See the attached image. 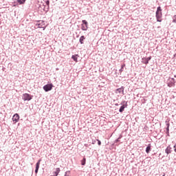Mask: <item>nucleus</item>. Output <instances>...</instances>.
Wrapping results in <instances>:
<instances>
[{"label":"nucleus","instance_id":"nucleus-5","mask_svg":"<svg viewBox=\"0 0 176 176\" xmlns=\"http://www.w3.org/2000/svg\"><path fill=\"white\" fill-rule=\"evenodd\" d=\"M81 30L82 31H86L87 30H89V22H87V21L85 19L82 21Z\"/></svg>","mask_w":176,"mask_h":176},{"label":"nucleus","instance_id":"nucleus-1","mask_svg":"<svg viewBox=\"0 0 176 176\" xmlns=\"http://www.w3.org/2000/svg\"><path fill=\"white\" fill-rule=\"evenodd\" d=\"M162 12H163V10L162 9V7L158 6L155 12V19L157 23H162V21H163V19H162V17H163Z\"/></svg>","mask_w":176,"mask_h":176},{"label":"nucleus","instance_id":"nucleus-12","mask_svg":"<svg viewBox=\"0 0 176 176\" xmlns=\"http://www.w3.org/2000/svg\"><path fill=\"white\" fill-rule=\"evenodd\" d=\"M122 138H123V135H120V136L114 141V142L111 144V147L113 148V146H115V144L120 142V140H122Z\"/></svg>","mask_w":176,"mask_h":176},{"label":"nucleus","instance_id":"nucleus-15","mask_svg":"<svg viewBox=\"0 0 176 176\" xmlns=\"http://www.w3.org/2000/svg\"><path fill=\"white\" fill-rule=\"evenodd\" d=\"M151 151H152V144H148L146 148V153H150Z\"/></svg>","mask_w":176,"mask_h":176},{"label":"nucleus","instance_id":"nucleus-10","mask_svg":"<svg viewBox=\"0 0 176 176\" xmlns=\"http://www.w3.org/2000/svg\"><path fill=\"white\" fill-rule=\"evenodd\" d=\"M171 152H173V148L171 147V145L169 144L165 149V153L168 155Z\"/></svg>","mask_w":176,"mask_h":176},{"label":"nucleus","instance_id":"nucleus-32","mask_svg":"<svg viewBox=\"0 0 176 176\" xmlns=\"http://www.w3.org/2000/svg\"><path fill=\"white\" fill-rule=\"evenodd\" d=\"M115 105H116V107H119V104H118V103H116Z\"/></svg>","mask_w":176,"mask_h":176},{"label":"nucleus","instance_id":"nucleus-13","mask_svg":"<svg viewBox=\"0 0 176 176\" xmlns=\"http://www.w3.org/2000/svg\"><path fill=\"white\" fill-rule=\"evenodd\" d=\"M168 87H173V86H175V79L171 78V80L169 81L168 83Z\"/></svg>","mask_w":176,"mask_h":176},{"label":"nucleus","instance_id":"nucleus-34","mask_svg":"<svg viewBox=\"0 0 176 176\" xmlns=\"http://www.w3.org/2000/svg\"><path fill=\"white\" fill-rule=\"evenodd\" d=\"M3 71H5V67H3Z\"/></svg>","mask_w":176,"mask_h":176},{"label":"nucleus","instance_id":"nucleus-11","mask_svg":"<svg viewBox=\"0 0 176 176\" xmlns=\"http://www.w3.org/2000/svg\"><path fill=\"white\" fill-rule=\"evenodd\" d=\"M38 9L39 10H43V12H45V13H47V12H49V7L46 8V7H45V5H42V6H38Z\"/></svg>","mask_w":176,"mask_h":176},{"label":"nucleus","instance_id":"nucleus-4","mask_svg":"<svg viewBox=\"0 0 176 176\" xmlns=\"http://www.w3.org/2000/svg\"><path fill=\"white\" fill-rule=\"evenodd\" d=\"M32 98H34V96L30 94L25 93L22 96V100H23V101H31Z\"/></svg>","mask_w":176,"mask_h":176},{"label":"nucleus","instance_id":"nucleus-36","mask_svg":"<svg viewBox=\"0 0 176 176\" xmlns=\"http://www.w3.org/2000/svg\"><path fill=\"white\" fill-rule=\"evenodd\" d=\"M77 38H79V35L77 36Z\"/></svg>","mask_w":176,"mask_h":176},{"label":"nucleus","instance_id":"nucleus-18","mask_svg":"<svg viewBox=\"0 0 176 176\" xmlns=\"http://www.w3.org/2000/svg\"><path fill=\"white\" fill-rule=\"evenodd\" d=\"M126 67V64L123 63L122 65H121V68L119 69V72L120 74H122L124 69V67Z\"/></svg>","mask_w":176,"mask_h":176},{"label":"nucleus","instance_id":"nucleus-19","mask_svg":"<svg viewBox=\"0 0 176 176\" xmlns=\"http://www.w3.org/2000/svg\"><path fill=\"white\" fill-rule=\"evenodd\" d=\"M45 25V23H42V22H40L38 23H36V26L38 27V28H42V26Z\"/></svg>","mask_w":176,"mask_h":176},{"label":"nucleus","instance_id":"nucleus-24","mask_svg":"<svg viewBox=\"0 0 176 176\" xmlns=\"http://www.w3.org/2000/svg\"><path fill=\"white\" fill-rule=\"evenodd\" d=\"M36 21V23H41V24H43V23H45V21H41V20H38V21Z\"/></svg>","mask_w":176,"mask_h":176},{"label":"nucleus","instance_id":"nucleus-21","mask_svg":"<svg viewBox=\"0 0 176 176\" xmlns=\"http://www.w3.org/2000/svg\"><path fill=\"white\" fill-rule=\"evenodd\" d=\"M69 174H71V170H67L65 173V175L64 176H69Z\"/></svg>","mask_w":176,"mask_h":176},{"label":"nucleus","instance_id":"nucleus-29","mask_svg":"<svg viewBox=\"0 0 176 176\" xmlns=\"http://www.w3.org/2000/svg\"><path fill=\"white\" fill-rule=\"evenodd\" d=\"M166 132L168 133V131H170V127L166 126Z\"/></svg>","mask_w":176,"mask_h":176},{"label":"nucleus","instance_id":"nucleus-9","mask_svg":"<svg viewBox=\"0 0 176 176\" xmlns=\"http://www.w3.org/2000/svg\"><path fill=\"white\" fill-rule=\"evenodd\" d=\"M26 1L27 0H16V1H14V3H17V4H14L12 6L16 7L17 6V5H24Z\"/></svg>","mask_w":176,"mask_h":176},{"label":"nucleus","instance_id":"nucleus-22","mask_svg":"<svg viewBox=\"0 0 176 176\" xmlns=\"http://www.w3.org/2000/svg\"><path fill=\"white\" fill-rule=\"evenodd\" d=\"M96 141H97V142H98V145L99 146H101V140H98V139H96Z\"/></svg>","mask_w":176,"mask_h":176},{"label":"nucleus","instance_id":"nucleus-2","mask_svg":"<svg viewBox=\"0 0 176 176\" xmlns=\"http://www.w3.org/2000/svg\"><path fill=\"white\" fill-rule=\"evenodd\" d=\"M120 105L121 106L119 109V112H120V113H123V112H124V109H126V108H127L129 104H127V101L124 100L120 103Z\"/></svg>","mask_w":176,"mask_h":176},{"label":"nucleus","instance_id":"nucleus-14","mask_svg":"<svg viewBox=\"0 0 176 176\" xmlns=\"http://www.w3.org/2000/svg\"><path fill=\"white\" fill-rule=\"evenodd\" d=\"M116 93H119L120 94L122 93L124 94V87L122 86L120 88L116 89Z\"/></svg>","mask_w":176,"mask_h":176},{"label":"nucleus","instance_id":"nucleus-28","mask_svg":"<svg viewBox=\"0 0 176 176\" xmlns=\"http://www.w3.org/2000/svg\"><path fill=\"white\" fill-rule=\"evenodd\" d=\"M173 148H174V152H175L176 153V143H175Z\"/></svg>","mask_w":176,"mask_h":176},{"label":"nucleus","instance_id":"nucleus-23","mask_svg":"<svg viewBox=\"0 0 176 176\" xmlns=\"http://www.w3.org/2000/svg\"><path fill=\"white\" fill-rule=\"evenodd\" d=\"M173 23H176V15H174L173 17Z\"/></svg>","mask_w":176,"mask_h":176},{"label":"nucleus","instance_id":"nucleus-20","mask_svg":"<svg viewBox=\"0 0 176 176\" xmlns=\"http://www.w3.org/2000/svg\"><path fill=\"white\" fill-rule=\"evenodd\" d=\"M81 166H86V157H83L81 160Z\"/></svg>","mask_w":176,"mask_h":176},{"label":"nucleus","instance_id":"nucleus-17","mask_svg":"<svg viewBox=\"0 0 176 176\" xmlns=\"http://www.w3.org/2000/svg\"><path fill=\"white\" fill-rule=\"evenodd\" d=\"M85 39H86V37H85V36H81L80 37L79 43H80V45H83V43H85Z\"/></svg>","mask_w":176,"mask_h":176},{"label":"nucleus","instance_id":"nucleus-26","mask_svg":"<svg viewBox=\"0 0 176 176\" xmlns=\"http://www.w3.org/2000/svg\"><path fill=\"white\" fill-rule=\"evenodd\" d=\"M96 142H97V139H96L95 140H92L91 144H92L93 145H94Z\"/></svg>","mask_w":176,"mask_h":176},{"label":"nucleus","instance_id":"nucleus-3","mask_svg":"<svg viewBox=\"0 0 176 176\" xmlns=\"http://www.w3.org/2000/svg\"><path fill=\"white\" fill-rule=\"evenodd\" d=\"M53 87H54V85H53V83H48L47 85H45L43 87V89L45 93H47V91H50L53 89Z\"/></svg>","mask_w":176,"mask_h":176},{"label":"nucleus","instance_id":"nucleus-37","mask_svg":"<svg viewBox=\"0 0 176 176\" xmlns=\"http://www.w3.org/2000/svg\"><path fill=\"white\" fill-rule=\"evenodd\" d=\"M175 78H176V76H175Z\"/></svg>","mask_w":176,"mask_h":176},{"label":"nucleus","instance_id":"nucleus-35","mask_svg":"<svg viewBox=\"0 0 176 176\" xmlns=\"http://www.w3.org/2000/svg\"><path fill=\"white\" fill-rule=\"evenodd\" d=\"M162 176H166V174H164Z\"/></svg>","mask_w":176,"mask_h":176},{"label":"nucleus","instance_id":"nucleus-30","mask_svg":"<svg viewBox=\"0 0 176 176\" xmlns=\"http://www.w3.org/2000/svg\"><path fill=\"white\" fill-rule=\"evenodd\" d=\"M166 127H170V122H167V121H166Z\"/></svg>","mask_w":176,"mask_h":176},{"label":"nucleus","instance_id":"nucleus-8","mask_svg":"<svg viewBox=\"0 0 176 176\" xmlns=\"http://www.w3.org/2000/svg\"><path fill=\"white\" fill-rule=\"evenodd\" d=\"M42 162V159H39L38 160V162L36 164V168H35V170L34 173L35 174H38V172L39 171V167L41 166V162Z\"/></svg>","mask_w":176,"mask_h":176},{"label":"nucleus","instance_id":"nucleus-7","mask_svg":"<svg viewBox=\"0 0 176 176\" xmlns=\"http://www.w3.org/2000/svg\"><path fill=\"white\" fill-rule=\"evenodd\" d=\"M20 120V116L19 115V113H15L14 114V116H12V122L16 124L17 123V122H19Z\"/></svg>","mask_w":176,"mask_h":176},{"label":"nucleus","instance_id":"nucleus-6","mask_svg":"<svg viewBox=\"0 0 176 176\" xmlns=\"http://www.w3.org/2000/svg\"><path fill=\"white\" fill-rule=\"evenodd\" d=\"M152 60V56H148V57H143L142 58V64H145L146 65H148L149 64V61Z\"/></svg>","mask_w":176,"mask_h":176},{"label":"nucleus","instance_id":"nucleus-16","mask_svg":"<svg viewBox=\"0 0 176 176\" xmlns=\"http://www.w3.org/2000/svg\"><path fill=\"white\" fill-rule=\"evenodd\" d=\"M79 57V54H74L72 56V60L75 61V63H78V58Z\"/></svg>","mask_w":176,"mask_h":176},{"label":"nucleus","instance_id":"nucleus-31","mask_svg":"<svg viewBox=\"0 0 176 176\" xmlns=\"http://www.w3.org/2000/svg\"><path fill=\"white\" fill-rule=\"evenodd\" d=\"M166 134H167V136H168V137H170V131L166 132Z\"/></svg>","mask_w":176,"mask_h":176},{"label":"nucleus","instance_id":"nucleus-33","mask_svg":"<svg viewBox=\"0 0 176 176\" xmlns=\"http://www.w3.org/2000/svg\"><path fill=\"white\" fill-rule=\"evenodd\" d=\"M58 69H59L58 67H57V68L56 69V71H58Z\"/></svg>","mask_w":176,"mask_h":176},{"label":"nucleus","instance_id":"nucleus-27","mask_svg":"<svg viewBox=\"0 0 176 176\" xmlns=\"http://www.w3.org/2000/svg\"><path fill=\"white\" fill-rule=\"evenodd\" d=\"M45 4L47 5V6H49V5H50V1L49 0H47L45 1Z\"/></svg>","mask_w":176,"mask_h":176},{"label":"nucleus","instance_id":"nucleus-25","mask_svg":"<svg viewBox=\"0 0 176 176\" xmlns=\"http://www.w3.org/2000/svg\"><path fill=\"white\" fill-rule=\"evenodd\" d=\"M144 131H148V126L145 125L144 129H143Z\"/></svg>","mask_w":176,"mask_h":176}]
</instances>
